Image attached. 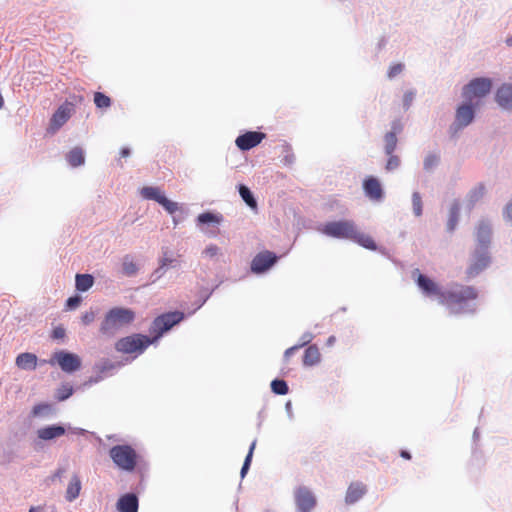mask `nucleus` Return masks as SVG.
Here are the masks:
<instances>
[{
    "label": "nucleus",
    "mask_w": 512,
    "mask_h": 512,
    "mask_svg": "<svg viewBox=\"0 0 512 512\" xmlns=\"http://www.w3.org/2000/svg\"><path fill=\"white\" fill-rule=\"evenodd\" d=\"M67 429L64 425L53 424L41 427L37 430V436L41 440L49 441L63 436Z\"/></svg>",
    "instance_id": "18"
},
{
    "label": "nucleus",
    "mask_w": 512,
    "mask_h": 512,
    "mask_svg": "<svg viewBox=\"0 0 512 512\" xmlns=\"http://www.w3.org/2000/svg\"><path fill=\"white\" fill-rule=\"evenodd\" d=\"M47 409H49L48 404H38L33 407L32 413L34 416H38V415L42 414V412L44 410H47Z\"/></svg>",
    "instance_id": "53"
},
{
    "label": "nucleus",
    "mask_w": 512,
    "mask_h": 512,
    "mask_svg": "<svg viewBox=\"0 0 512 512\" xmlns=\"http://www.w3.org/2000/svg\"><path fill=\"white\" fill-rule=\"evenodd\" d=\"M416 96V91L414 89L407 90L403 95V108L404 110H408Z\"/></svg>",
    "instance_id": "41"
},
{
    "label": "nucleus",
    "mask_w": 512,
    "mask_h": 512,
    "mask_svg": "<svg viewBox=\"0 0 512 512\" xmlns=\"http://www.w3.org/2000/svg\"><path fill=\"white\" fill-rule=\"evenodd\" d=\"M65 335L66 330L62 326H58L53 329L51 337L53 339H63Z\"/></svg>",
    "instance_id": "49"
},
{
    "label": "nucleus",
    "mask_w": 512,
    "mask_h": 512,
    "mask_svg": "<svg viewBox=\"0 0 512 512\" xmlns=\"http://www.w3.org/2000/svg\"><path fill=\"white\" fill-rule=\"evenodd\" d=\"M159 262L167 269L176 268L180 265L179 260L175 258L168 249L162 250V256L160 257Z\"/></svg>",
    "instance_id": "30"
},
{
    "label": "nucleus",
    "mask_w": 512,
    "mask_h": 512,
    "mask_svg": "<svg viewBox=\"0 0 512 512\" xmlns=\"http://www.w3.org/2000/svg\"><path fill=\"white\" fill-rule=\"evenodd\" d=\"M37 356L30 352L21 353L16 357L15 364L18 368L33 371L37 368Z\"/></svg>",
    "instance_id": "21"
},
{
    "label": "nucleus",
    "mask_w": 512,
    "mask_h": 512,
    "mask_svg": "<svg viewBox=\"0 0 512 512\" xmlns=\"http://www.w3.org/2000/svg\"><path fill=\"white\" fill-rule=\"evenodd\" d=\"M223 221V215L220 213H213V212H204L198 215L196 218V225L201 229L203 225L205 224H211L218 226Z\"/></svg>",
    "instance_id": "23"
},
{
    "label": "nucleus",
    "mask_w": 512,
    "mask_h": 512,
    "mask_svg": "<svg viewBox=\"0 0 512 512\" xmlns=\"http://www.w3.org/2000/svg\"><path fill=\"white\" fill-rule=\"evenodd\" d=\"M239 194L242 198V200L246 203L247 206H249L251 209L256 210L257 209V201L251 192V190L245 186L244 184H240L238 186Z\"/></svg>",
    "instance_id": "29"
},
{
    "label": "nucleus",
    "mask_w": 512,
    "mask_h": 512,
    "mask_svg": "<svg viewBox=\"0 0 512 512\" xmlns=\"http://www.w3.org/2000/svg\"><path fill=\"white\" fill-rule=\"evenodd\" d=\"M278 257L271 251H263L258 253L251 262V270L256 274L263 273L271 268L277 261Z\"/></svg>",
    "instance_id": "12"
},
{
    "label": "nucleus",
    "mask_w": 512,
    "mask_h": 512,
    "mask_svg": "<svg viewBox=\"0 0 512 512\" xmlns=\"http://www.w3.org/2000/svg\"><path fill=\"white\" fill-rule=\"evenodd\" d=\"M266 137L265 133L258 131H247L244 134L239 135L236 140V146L241 151H249L261 143Z\"/></svg>",
    "instance_id": "14"
},
{
    "label": "nucleus",
    "mask_w": 512,
    "mask_h": 512,
    "mask_svg": "<svg viewBox=\"0 0 512 512\" xmlns=\"http://www.w3.org/2000/svg\"><path fill=\"white\" fill-rule=\"evenodd\" d=\"M492 88V81L489 78H474L462 89V96L466 101L473 102L475 98L485 97Z\"/></svg>",
    "instance_id": "6"
},
{
    "label": "nucleus",
    "mask_w": 512,
    "mask_h": 512,
    "mask_svg": "<svg viewBox=\"0 0 512 512\" xmlns=\"http://www.w3.org/2000/svg\"><path fill=\"white\" fill-rule=\"evenodd\" d=\"M366 493V486L360 482L351 483L347 489L345 502L354 504L359 501Z\"/></svg>",
    "instance_id": "20"
},
{
    "label": "nucleus",
    "mask_w": 512,
    "mask_h": 512,
    "mask_svg": "<svg viewBox=\"0 0 512 512\" xmlns=\"http://www.w3.org/2000/svg\"><path fill=\"white\" fill-rule=\"evenodd\" d=\"M319 231L331 238L350 240L369 250L377 249V245L372 237L361 232L352 220L327 222Z\"/></svg>",
    "instance_id": "3"
},
{
    "label": "nucleus",
    "mask_w": 512,
    "mask_h": 512,
    "mask_svg": "<svg viewBox=\"0 0 512 512\" xmlns=\"http://www.w3.org/2000/svg\"><path fill=\"white\" fill-rule=\"evenodd\" d=\"M404 70V64L402 63H397V64H394L392 65L388 72H387V77L389 79H393L395 78L397 75L401 74Z\"/></svg>",
    "instance_id": "43"
},
{
    "label": "nucleus",
    "mask_w": 512,
    "mask_h": 512,
    "mask_svg": "<svg viewBox=\"0 0 512 512\" xmlns=\"http://www.w3.org/2000/svg\"><path fill=\"white\" fill-rule=\"evenodd\" d=\"M476 105L477 104L474 105L473 102L466 101L457 107L455 120L450 126L451 134H456L473 122Z\"/></svg>",
    "instance_id": "7"
},
{
    "label": "nucleus",
    "mask_w": 512,
    "mask_h": 512,
    "mask_svg": "<svg viewBox=\"0 0 512 512\" xmlns=\"http://www.w3.org/2000/svg\"><path fill=\"white\" fill-rule=\"evenodd\" d=\"M384 152L385 154H392L394 153L396 147H397V136L394 135V133H386L384 136Z\"/></svg>",
    "instance_id": "34"
},
{
    "label": "nucleus",
    "mask_w": 512,
    "mask_h": 512,
    "mask_svg": "<svg viewBox=\"0 0 512 512\" xmlns=\"http://www.w3.org/2000/svg\"><path fill=\"white\" fill-rule=\"evenodd\" d=\"M94 284V277L91 274H77L75 279L76 289L80 292L88 291Z\"/></svg>",
    "instance_id": "28"
},
{
    "label": "nucleus",
    "mask_w": 512,
    "mask_h": 512,
    "mask_svg": "<svg viewBox=\"0 0 512 512\" xmlns=\"http://www.w3.org/2000/svg\"><path fill=\"white\" fill-rule=\"evenodd\" d=\"M296 512H312L317 505V498L310 488L304 485L294 489Z\"/></svg>",
    "instance_id": "8"
},
{
    "label": "nucleus",
    "mask_w": 512,
    "mask_h": 512,
    "mask_svg": "<svg viewBox=\"0 0 512 512\" xmlns=\"http://www.w3.org/2000/svg\"><path fill=\"white\" fill-rule=\"evenodd\" d=\"M320 362V352L316 345H310L305 349L303 356V365L307 367L314 366Z\"/></svg>",
    "instance_id": "24"
},
{
    "label": "nucleus",
    "mask_w": 512,
    "mask_h": 512,
    "mask_svg": "<svg viewBox=\"0 0 512 512\" xmlns=\"http://www.w3.org/2000/svg\"><path fill=\"white\" fill-rule=\"evenodd\" d=\"M131 151L129 148L125 147V148H122L121 151H120V155L121 157H128L130 155Z\"/></svg>",
    "instance_id": "58"
},
{
    "label": "nucleus",
    "mask_w": 512,
    "mask_h": 512,
    "mask_svg": "<svg viewBox=\"0 0 512 512\" xmlns=\"http://www.w3.org/2000/svg\"><path fill=\"white\" fill-rule=\"evenodd\" d=\"M314 338V335L311 332H305L300 337V342L296 344L299 349L308 345Z\"/></svg>",
    "instance_id": "46"
},
{
    "label": "nucleus",
    "mask_w": 512,
    "mask_h": 512,
    "mask_svg": "<svg viewBox=\"0 0 512 512\" xmlns=\"http://www.w3.org/2000/svg\"><path fill=\"white\" fill-rule=\"evenodd\" d=\"M412 277L425 297L436 298L451 314H466L476 311V304L471 302L478 296L474 287L456 285L444 291L432 279L422 274L419 269L412 271Z\"/></svg>",
    "instance_id": "1"
},
{
    "label": "nucleus",
    "mask_w": 512,
    "mask_h": 512,
    "mask_svg": "<svg viewBox=\"0 0 512 512\" xmlns=\"http://www.w3.org/2000/svg\"><path fill=\"white\" fill-rule=\"evenodd\" d=\"M66 472V469L64 467H59L55 470V472L48 478L49 481L52 483L55 482L57 479H61L64 473Z\"/></svg>",
    "instance_id": "50"
},
{
    "label": "nucleus",
    "mask_w": 512,
    "mask_h": 512,
    "mask_svg": "<svg viewBox=\"0 0 512 512\" xmlns=\"http://www.w3.org/2000/svg\"><path fill=\"white\" fill-rule=\"evenodd\" d=\"M402 130V122L399 119H395L391 123V131H389L388 133H394V135L397 136V134L401 133Z\"/></svg>",
    "instance_id": "47"
},
{
    "label": "nucleus",
    "mask_w": 512,
    "mask_h": 512,
    "mask_svg": "<svg viewBox=\"0 0 512 512\" xmlns=\"http://www.w3.org/2000/svg\"><path fill=\"white\" fill-rule=\"evenodd\" d=\"M506 44H507L508 46H512V35H511V36H509V37L506 39Z\"/></svg>",
    "instance_id": "63"
},
{
    "label": "nucleus",
    "mask_w": 512,
    "mask_h": 512,
    "mask_svg": "<svg viewBox=\"0 0 512 512\" xmlns=\"http://www.w3.org/2000/svg\"><path fill=\"white\" fill-rule=\"evenodd\" d=\"M335 340H336V339H335V336H330V337L328 338V340H327V344H328L329 346H331V345H333V344H334Z\"/></svg>",
    "instance_id": "60"
},
{
    "label": "nucleus",
    "mask_w": 512,
    "mask_h": 512,
    "mask_svg": "<svg viewBox=\"0 0 512 512\" xmlns=\"http://www.w3.org/2000/svg\"><path fill=\"white\" fill-rule=\"evenodd\" d=\"M68 431L71 432L72 434H76V435H84L87 432L85 429L71 428L70 426L68 427Z\"/></svg>",
    "instance_id": "57"
},
{
    "label": "nucleus",
    "mask_w": 512,
    "mask_h": 512,
    "mask_svg": "<svg viewBox=\"0 0 512 512\" xmlns=\"http://www.w3.org/2000/svg\"><path fill=\"white\" fill-rule=\"evenodd\" d=\"M71 104L65 103L58 107L50 119L48 132L56 133L71 117Z\"/></svg>",
    "instance_id": "13"
},
{
    "label": "nucleus",
    "mask_w": 512,
    "mask_h": 512,
    "mask_svg": "<svg viewBox=\"0 0 512 512\" xmlns=\"http://www.w3.org/2000/svg\"><path fill=\"white\" fill-rule=\"evenodd\" d=\"M270 386L272 392L276 395H286L289 392L288 384L282 379H274Z\"/></svg>",
    "instance_id": "32"
},
{
    "label": "nucleus",
    "mask_w": 512,
    "mask_h": 512,
    "mask_svg": "<svg viewBox=\"0 0 512 512\" xmlns=\"http://www.w3.org/2000/svg\"><path fill=\"white\" fill-rule=\"evenodd\" d=\"M203 254L209 258H214L221 254V249L215 244H210L204 249Z\"/></svg>",
    "instance_id": "44"
},
{
    "label": "nucleus",
    "mask_w": 512,
    "mask_h": 512,
    "mask_svg": "<svg viewBox=\"0 0 512 512\" xmlns=\"http://www.w3.org/2000/svg\"><path fill=\"white\" fill-rule=\"evenodd\" d=\"M365 195L375 201H381L384 197V192L380 181L375 177L367 178L363 183Z\"/></svg>",
    "instance_id": "17"
},
{
    "label": "nucleus",
    "mask_w": 512,
    "mask_h": 512,
    "mask_svg": "<svg viewBox=\"0 0 512 512\" xmlns=\"http://www.w3.org/2000/svg\"><path fill=\"white\" fill-rule=\"evenodd\" d=\"M285 408L288 411V413L291 415V409H292L291 402H287L285 405Z\"/></svg>",
    "instance_id": "62"
},
{
    "label": "nucleus",
    "mask_w": 512,
    "mask_h": 512,
    "mask_svg": "<svg viewBox=\"0 0 512 512\" xmlns=\"http://www.w3.org/2000/svg\"><path fill=\"white\" fill-rule=\"evenodd\" d=\"M55 361L60 368L67 373L74 372L81 367V359L79 356L63 350L55 352L49 363L54 365Z\"/></svg>",
    "instance_id": "10"
},
{
    "label": "nucleus",
    "mask_w": 512,
    "mask_h": 512,
    "mask_svg": "<svg viewBox=\"0 0 512 512\" xmlns=\"http://www.w3.org/2000/svg\"><path fill=\"white\" fill-rule=\"evenodd\" d=\"M94 103L97 108H108L111 106V99L101 92L94 94Z\"/></svg>",
    "instance_id": "38"
},
{
    "label": "nucleus",
    "mask_w": 512,
    "mask_h": 512,
    "mask_svg": "<svg viewBox=\"0 0 512 512\" xmlns=\"http://www.w3.org/2000/svg\"><path fill=\"white\" fill-rule=\"evenodd\" d=\"M82 483L78 474H73L65 492V499L68 502L76 500L81 492Z\"/></svg>",
    "instance_id": "22"
},
{
    "label": "nucleus",
    "mask_w": 512,
    "mask_h": 512,
    "mask_svg": "<svg viewBox=\"0 0 512 512\" xmlns=\"http://www.w3.org/2000/svg\"><path fill=\"white\" fill-rule=\"evenodd\" d=\"M140 193L143 198L156 201L171 215L181 209L178 202L169 200L158 187L145 186Z\"/></svg>",
    "instance_id": "9"
},
{
    "label": "nucleus",
    "mask_w": 512,
    "mask_h": 512,
    "mask_svg": "<svg viewBox=\"0 0 512 512\" xmlns=\"http://www.w3.org/2000/svg\"><path fill=\"white\" fill-rule=\"evenodd\" d=\"M80 302L81 298L79 296L69 297L66 301V307L67 309H74L80 304Z\"/></svg>",
    "instance_id": "48"
},
{
    "label": "nucleus",
    "mask_w": 512,
    "mask_h": 512,
    "mask_svg": "<svg viewBox=\"0 0 512 512\" xmlns=\"http://www.w3.org/2000/svg\"><path fill=\"white\" fill-rule=\"evenodd\" d=\"M104 377H105V375L98 372L97 375L90 377L89 380L85 383V385L96 384V383L102 381L104 379Z\"/></svg>",
    "instance_id": "55"
},
{
    "label": "nucleus",
    "mask_w": 512,
    "mask_h": 512,
    "mask_svg": "<svg viewBox=\"0 0 512 512\" xmlns=\"http://www.w3.org/2000/svg\"><path fill=\"white\" fill-rule=\"evenodd\" d=\"M460 214V203L458 200H455L449 209V218L447 221V230L448 232H453L458 224Z\"/></svg>",
    "instance_id": "27"
},
{
    "label": "nucleus",
    "mask_w": 512,
    "mask_h": 512,
    "mask_svg": "<svg viewBox=\"0 0 512 512\" xmlns=\"http://www.w3.org/2000/svg\"><path fill=\"white\" fill-rule=\"evenodd\" d=\"M184 319V313L180 311L167 312L157 316L151 323L149 332L153 334L150 338L147 335L135 333L122 337L115 343V350L123 354H142L151 344L156 342L162 335L169 331L174 325Z\"/></svg>",
    "instance_id": "2"
},
{
    "label": "nucleus",
    "mask_w": 512,
    "mask_h": 512,
    "mask_svg": "<svg viewBox=\"0 0 512 512\" xmlns=\"http://www.w3.org/2000/svg\"><path fill=\"white\" fill-rule=\"evenodd\" d=\"M503 217L506 221H512V201L505 206Z\"/></svg>",
    "instance_id": "52"
},
{
    "label": "nucleus",
    "mask_w": 512,
    "mask_h": 512,
    "mask_svg": "<svg viewBox=\"0 0 512 512\" xmlns=\"http://www.w3.org/2000/svg\"><path fill=\"white\" fill-rule=\"evenodd\" d=\"M256 442H257L256 439L253 440L249 447V451L245 457L244 463H243L241 471H240L241 478H244L246 476V474L250 468L252 457H253V452L256 447Z\"/></svg>",
    "instance_id": "35"
},
{
    "label": "nucleus",
    "mask_w": 512,
    "mask_h": 512,
    "mask_svg": "<svg viewBox=\"0 0 512 512\" xmlns=\"http://www.w3.org/2000/svg\"><path fill=\"white\" fill-rule=\"evenodd\" d=\"M66 160L72 167H78L83 165L85 162L83 149L80 147L73 148L67 153Z\"/></svg>",
    "instance_id": "26"
},
{
    "label": "nucleus",
    "mask_w": 512,
    "mask_h": 512,
    "mask_svg": "<svg viewBox=\"0 0 512 512\" xmlns=\"http://www.w3.org/2000/svg\"><path fill=\"white\" fill-rule=\"evenodd\" d=\"M213 291H214V289H212L210 292L206 293L204 296L200 297V299L197 302V306H196L195 310H198L199 308H201L206 303V301L212 295Z\"/></svg>",
    "instance_id": "54"
},
{
    "label": "nucleus",
    "mask_w": 512,
    "mask_h": 512,
    "mask_svg": "<svg viewBox=\"0 0 512 512\" xmlns=\"http://www.w3.org/2000/svg\"><path fill=\"white\" fill-rule=\"evenodd\" d=\"M109 455L118 468L125 471L134 470L137 454L130 445H115L110 449Z\"/></svg>",
    "instance_id": "5"
},
{
    "label": "nucleus",
    "mask_w": 512,
    "mask_h": 512,
    "mask_svg": "<svg viewBox=\"0 0 512 512\" xmlns=\"http://www.w3.org/2000/svg\"><path fill=\"white\" fill-rule=\"evenodd\" d=\"M94 319H95V313L93 311L85 312L81 317L82 323L84 325L91 324L94 321Z\"/></svg>",
    "instance_id": "51"
},
{
    "label": "nucleus",
    "mask_w": 512,
    "mask_h": 512,
    "mask_svg": "<svg viewBox=\"0 0 512 512\" xmlns=\"http://www.w3.org/2000/svg\"><path fill=\"white\" fill-rule=\"evenodd\" d=\"M495 101L502 109L512 112V83H503L498 87Z\"/></svg>",
    "instance_id": "16"
},
{
    "label": "nucleus",
    "mask_w": 512,
    "mask_h": 512,
    "mask_svg": "<svg viewBox=\"0 0 512 512\" xmlns=\"http://www.w3.org/2000/svg\"><path fill=\"white\" fill-rule=\"evenodd\" d=\"M116 507L120 512H138V497L134 493H127L118 499Z\"/></svg>",
    "instance_id": "19"
},
{
    "label": "nucleus",
    "mask_w": 512,
    "mask_h": 512,
    "mask_svg": "<svg viewBox=\"0 0 512 512\" xmlns=\"http://www.w3.org/2000/svg\"><path fill=\"white\" fill-rule=\"evenodd\" d=\"M298 350H299V347L297 345H294V346L286 349L284 352V360L288 361V359Z\"/></svg>",
    "instance_id": "56"
},
{
    "label": "nucleus",
    "mask_w": 512,
    "mask_h": 512,
    "mask_svg": "<svg viewBox=\"0 0 512 512\" xmlns=\"http://www.w3.org/2000/svg\"><path fill=\"white\" fill-rule=\"evenodd\" d=\"M485 191V186L482 183H479L469 191L467 196V206L469 210H472L476 203L483 198Z\"/></svg>",
    "instance_id": "25"
},
{
    "label": "nucleus",
    "mask_w": 512,
    "mask_h": 512,
    "mask_svg": "<svg viewBox=\"0 0 512 512\" xmlns=\"http://www.w3.org/2000/svg\"><path fill=\"white\" fill-rule=\"evenodd\" d=\"M412 208L413 213L416 217H420L423 214V201L420 193L415 191L412 193Z\"/></svg>",
    "instance_id": "36"
},
{
    "label": "nucleus",
    "mask_w": 512,
    "mask_h": 512,
    "mask_svg": "<svg viewBox=\"0 0 512 512\" xmlns=\"http://www.w3.org/2000/svg\"><path fill=\"white\" fill-rule=\"evenodd\" d=\"M440 162V155L437 153H429L425 156L423 161V168L426 171H431L438 166Z\"/></svg>",
    "instance_id": "33"
},
{
    "label": "nucleus",
    "mask_w": 512,
    "mask_h": 512,
    "mask_svg": "<svg viewBox=\"0 0 512 512\" xmlns=\"http://www.w3.org/2000/svg\"><path fill=\"white\" fill-rule=\"evenodd\" d=\"M478 438H479V429L476 428L473 432V439H474V441H476V440H478Z\"/></svg>",
    "instance_id": "61"
},
{
    "label": "nucleus",
    "mask_w": 512,
    "mask_h": 512,
    "mask_svg": "<svg viewBox=\"0 0 512 512\" xmlns=\"http://www.w3.org/2000/svg\"><path fill=\"white\" fill-rule=\"evenodd\" d=\"M400 455H401V457H403L405 459H410L411 458L410 453L408 451H406V450H402Z\"/></svg>",
    "instance_id": "59"
},
{
    "label": "nucleus",
    "mask_w": 512,
    "mask_h": 512,
    "mask_svg": "<svg viewBox=\"0 0 512 512\" xmlns=\"http://www.w3.org/2000/svg\"><path fill=\"white\" fill-rule=\"evenodd\" d=\"M492 237V225L487 219H482L476 228L477 247L484 250L489 249Z\"/></svg>",
    "instance_id": "15"
},
{
    "label": "nucleus",
    "mask_w": 512,
    "mask_h": 512,
    "mask_svg": "<svg viewBox=\"0 0 512 512\" xmlns=\"http://www.w3.org/2000/svg\"><path fill=\"white\" fill-rule=\"evenodd\" d=\"M73 392H74L73 387L70 384L65 383V384H62L57 389L55 398L58 401H65L73 394Z\"/></svg>",
    "instance_id": "37"
},
{
    "label": "nucleus",
    "mask_w": 512,
    "mask_h": 512,
    "mask_svg": "<svg viewBox=\"0 0 512 512\" xmlns=\"http://www.w3.org/2000/svg\"><path fill=\"white\" fill-rule=\"evenodd\" d=\"M166 271L167 268L159 262V266L153 271V273L150 276L151 282L154 283L160 278H162L165 275Z\"/></svg>",
    "instance_id": "45"
},
{
    "label": "nucleus",
    "mask_w": 512,
    "mask_h": 512,
    "mask_svg": "<svg viewBox=\"0 0 512 512\" xmlns=\"http://www.w3.org/2000/svg\"><path fill=\"white\" fill-rule=\"evenodd\" d=\"M284 152L285 155L283 156L282 162L287 166L292 165L295 161V156L292 152L291 146L288 144L284 145Z\"/></svg>",
    "instance_id": "42"
},
{
    "label": "nucleus",
    "mask_w": 512,
    "mask_h": 512,
    "mask_svg": "<svg viewBox=\"0 0 512 512\" xmlns=\"http://www.w3.org/2000/svg\"><path fill=\"white\" fill-rule=\"evenodd\" d=\"M491 262L488 250L482 248H476L472 263L467 269V275L469 278H473L480 274Z\"/></svg>",
    "instance_id": "11"
},
{
    "label": "nucleus",
    "mask_w": 512,
    "mask_h": 512,
    "mask_svg": "<svg viewBox=\"0 0 512 512\" xmlns=\"http://www.w3.org/2000/svg\"><path fill=\"white\" fill-rule=\"evenodd\" d=\"M40 507H31L28 512H39Z\"/></svg>",
    "instance_id": "64"
},
{
    "label": "nucleus",
    "mask_w": 512,
    "mask_h": 512,
    "mask_svg": "<svg viewBox=\"0 0 512 512\" xmlns=\"http://www.w3.org/2000/svg\"><path fill=\"white\" fill-rule=\"evenodd\" d=\"M135 319L136 313L131 308L113 307L105 313L100 323L99 333L106 338H113L129 327Z\"/></svg>",
    "instance_id": "4"
},
{
    "label": "nucleus",
    "mask_w": 512,
    "mask_h": 512,
    "mask_svg": "<svg viewBox=\"0 0 512 512\" xmlns=\"http://www.w3.org/2000/svg\"><path fill=\"white\" fill-rule=\"evenodd\" d=\"M122 272H123L124 275H126L128 277H132V276L136 275L137 272H138V266L133 261V259H132V257L130 255H126L123 258Z\"/></svg>",
    "instance_id": "31"
},
{
    "label": "nucleus",
    "mask_w": 512,
    "mask_h": 512,
    "mask_svg": "<svg viewBox=\"0 0 512 512\" xmlns=\"http://www.w3.org/2000/svg\"><path fill=\"white\" fill-rule=\"evenodd\" d=\"M97 367L101 374L106 375L108 372L120 367V363H114L111 362L110 360H104Z\"/></svg>",
    "instance_id": "40"
},
{
    "label": "nucleus",
    "mask_w": 512,
    "mask_h": 512,
    "mask_svg": "<svg viewBox=\"0 0 512 512\" xmlns=\"http://www.w3.org/2000/svg\"><path fill=\"white\" fill-rule=\"evenodd\" d=\"M388 156V160L385 166L386 171L392 172L397 170L400 167L401 160L399 156L392 154H386Z\"/></svg>",
    "instance_id": "39"
}]
</instances>
